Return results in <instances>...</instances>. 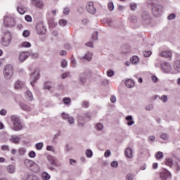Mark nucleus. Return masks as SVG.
Wrapping results in <instances>:
<instances>
[{"instance_id": "1", "label": "nucleus", "mask_w": 180, "mask_h": 180, "mask_svg": "<svg viewBox=\"0 0 180 180\" xmlns=\"http://www.w3.org/2000/svg\"><path fill=\"white\" fill-rule=\"evenodd\" d=\"M11 122L13 124V130L15 131H19L23 129V127L22 126V121L18 115H11Z\"/></svg>"}, {"instance_id": "2", "label": "nucleus", "mask_w": 180, "mask_h": 180, "mask_svg": "<svg viewBox=\"0 0 180 180\" xmlns=\"http://www.w3.org/2000/svg\"><path fill=\"white\" fill-rule=\"evenodd\" d=\"M13 76V66L12 65H7L4 70V77L5 79H11Z\"/></svg>"}, {"instance_id": "3", "label": "nucleus", "mask_w": 180, "mask_h": 180, "mask_svg": "<svg viewBox=\"0 0 180 180\" xmlns=\"http://www.w3.org/2000/svg\"><path fill=\"white\" fill-rule=\"evenodd\" d=\"M12 42V34L9 32H7L4 34L1 39V44L4 47H8L9 44Z\"/></svg>"}, {"instance_id": "4", "label": "nucleus", "mask_w": 180, "mask_h": 180, "mask_svg": "<svg viewBox=\"0 0 180 180\" xmlns=\"http://www.w3.org/2000/svg\"><path fill=\"white\" fill-rule=\"evenodd\" d=\"M4 23L6 27H13V26L15 25V18L11 16H5Z\"/></svg>"}, {"instance_id": "5", "label": "nucleus", "mask_w": 180, "mask_h": 180, "mask_svg": "<svg viewBox=\"0 0 180 180\" xmlns=\"http://www.w3.org/2000/svg\"><path fill=\"white\" fill-rule=\"evenodd\" d=\"M163 9L164 8L162 7V6L160 4H156L155 3V5H153L152 7V12L155 16H158L161 15V13H162Z\"/></svg>"}, {"instance_id": "6", "label": "nucleus", "mask_w": 180, "mask_h": 180, "mask_svg": "<svg viewBox=\"0 0 180 180\" xmlns=\"http://www.w3.org/2000/svg\"><path fill=\"white\" fill-rule=\"evenodd\" d=\"M40 77V72L38 70H35L32 74L30 75V84L32 86H34V84H36V81L39 79Z\"/></svg>"}, {"instance_id": "7", "label": "nucleus", "mask_w": 180, "mask_h": 180, "mask_svg": "<svg viewBox=\"0 0 180 180\" xmlns=\"http://www.w3.org/2000/svg\"><path fill=\"white\" fill-rule=\"evenodd\" d=\"M35 30L37 34H39V35L46 34V27H44V24H43L42 22H40L37 25Z\"/></svg>"}, {"instance_id": "8", "label": "nucleus", "mask_w": 180, "mask_h": 180, "mask_svg": "<svg viewBox=\"0 0 180 180\" xmlns=\"http://www.w3.org/2000/svg\"><path fill=\"white\" fill-rule=\"evenodd\" d=\"M86 9L87 12L91 15H95L96 13V8L94 6V2L92 1H89L86 3Z\"/></svg>"}, {"instance_id": "9", "label": "nucleus", "mask_w": 180, "mask_h": 180, "mask_svg": "<svg viewBox=\"0 0 180 180\" xmlns=\"http://www.w3.org/2000/svg\"><path fill=\"white\" fill-rule=\"evenodd\" d=\"M161 68L162 71L163 72H165L166 74H169V72H171V64L167 62H163L162 63H161Z\"/></svg>"}, {"instance_id": "10", "label": "nucleus", "mask_w": 180, "mask_h": 180, "mask_svg": "<svg viewBox=\"0 0 180 180\" xmlns=\"http://www.w3.org/2000/svg\"><path fill=\"white\" fill-rule=\"evenodd\" d=\"M22 140V135H11L9 138V141L13 144H19Z\"/></svg>"}, {"instance_id": "11", "label": "nucleus", "mask_w": 180, "mask_h": 180, "mask_svg": "<svg viewBox=\"0 0 180 180\" xmlns=\"http://www.w3.org/2000/svg\"><path fill=\"white\" fill-rule=\"evenodd\" d=\"M160 179L162 180H167V179H171L172 175L168 170L165 169L160 174Z\"/></svg>"}, {"instance_id": "12", "label": "nucleus", "mask_w": 180, "mask_h": 180, "mask_svg": "<svg viewBox=\"0 0 180 180\" xmlns=\"http://www.w3.org/2000/svg\"><path fill=\"white\" fill-rule=\"evenodd\" d=\"M30 56V52L28 51H22L19 55V61L20 63H23L27 58H29Z\"/></svg>"}, {"instance_id": "13", "label": "nucleus", "mask_w": 180, "mask_h": 180, "mask_svg": "<svg viewBox=\"0 0 180 180\" xmlns=\"http://www.w3.org/2000/svg\"><path fill=\"white\" fill-rule=\"evenodd\" d=\"M31 4L32 6H35V8H39V9H41L44 6V3L41 0H31Z\"/></svg>"}, {"instance_id": "14", "label": "nucleus", "mask_w": 180, "mask_h": 180, "mask_svg": "<svg viewBox=\"0 0 180 180\" xmlns=\"http://www.w3.org/2000/svg\"><path fill=\"white\" fill-rule=\"evenodd\" d=\"M81 61L84 62L85 60L86 61H91L92 60V53L91 52H86L84 56L80 58Z\"/></svg>"}, {"instance_id": "15", "label": "nucleus", "mask_w": 180, "mask_h": 180, "mask_svg": "<svg viewBox=\"0 0 180 180\" xmlns=\"http://www.w3.org/2000/svg\"><path fill=\"white\" fill-rule=\"evenodd\" d=\"M160 56L165 58H171L172 57V53L169 51H164L160 53Z\"/></svg>"}, {"instance_id": "16", "label": "nucleus", "mask_w": 180, "mask_h": 180, "mask_svg": "<svg viewBox=\"0 0 180 180\" xmlns=\"http://www.w3.org/2000/svg\"><path fill=\"white\" fill-rule=\"evenodd\" d=\"M24 164L27 168H30V169H32V168H33V165L34 164V162L31 160L25 159L24 160Z\"/></svg>"}, {"instance_id": "17", "label": "nucleus", "mask_w": 180, "mask_h": 180, "mask_svg": "<svg viewBox=\"0 0 180 180\" xmlns=\"http://www.w3.org/2000/svg\"><path fill=\"white\" fill-rule=\"evenodd\" d=\"M78 124L79 127H84L85 124V118L84 116L79 115L77 119Z\"/></svg>"}, {"instance_id": "18", "label": "nucleus", "mask_w": 180, "mask_h": 180, "mask_svg": "<svg viewBox=\"0 0 180 180\" xmlns=\"http://www.w3.org/2000/svg\"><path fill=\"white\" fill-rule=\"evenodd\" d=\"M125 86L127 88H134V81L131 79H128L124 82Z\"/></svg>"}, {"instance_id": "19", "label": "nucleus", "mask_w": 180, "mask_h": 180, "mask_svg": "<svg viewBox=\"0 0 180 180\" xmlns=\"http://www.w3.org/2000/svg\"><path fill=\"white\" fill-rule=\"evenodd\" d=\"M124 154L127 158H133V149L131 148H127L124 151Z\"/></svg>"}, {"instance_id": "20", "label": "nucleus", "mask_w": 180, "mask_h": 180, "mask_svg": "<svg viewBox=\"0 0 180 180\" xmlns=\"http://www.w3.org/2000/svg\"><path fill=\"white\" fill-rule=\"evenodd\" d=\"M47 160L49 164H51V165H57V159H56V158H54L53 156L49 155L47 157Z\"/></svg>"}, {"instance_id": "21", "label": "nucleus", "mask_w": 180, "mask_h": 180, "mask_svg": "<svg viewBox=\"0 0 180 180\" xmlns=\"http://www.w3.org/2000/svg\"><path fill=\"white\" fill-rule=\"evenodd\" d=\"M20 109H22V110H25V112H30V110H32V108L29 105L23 103H20Z\"/></svg>"}, {"instance_id": "22", "label": "nucleus", "mask_w": 180, "mask_h": 180, "mask_svg": "<svg viewBox=\"0 0 180 180\" xmlns=\"http://www.w3.org/2000/svg\"><path fill=\"white\" fill-rule=\"evenodd\" d=\"M173 68L177 72H180V60H176L173 64Z\"/></svg>"}, {"instance_id": "23", "label": "nucleus", "mask_w": 180, "mask_h": 180, "mask_svg": "<svg viewBox=\"0 0 180 180\" xmlns=\"http://www.w3.org/2000/svg\"><path fill=\"white\" fill-rule=\"evenodd\" d=\"M130 63L135 65L139 64V63H140V58L137 56H134L130 58Z\"/></svg>"}, {"instance_id": "24", "label": "nucleus", "mask_w": 180, "mask_h": 180, "mask_svg": "<svg viewBox=\"0 0 180 180\" xmlns=\"http://www.w3.org/2000/svg\"><path fill=\"white\" fill-rule=\"evenodd\" d=\"M79 81L82 84L86 82V73L82 72L79 75Z\"/></svg>"}, {"instance_id": "25", "label": "nucleus", "mask_w": 180, "mask_h": 180, "mask_svg": "<svg viewBox=\"0 0 180 180\" xmlns=\"http://www.w3.org/2000/svg\"><path fill=\"white\" fill-rule=\"evenodd\" d=\"M125 120L128 121L127 122L128 126H133V124H134V120H133V116L128 115L125 117Z\"/></svg>"}, {"instance_id": "26", "label": "nucleus", "mask_w": 180, "mask_h": 180, "mask_svg": "<svg viewBox=\"0 0 180 180\" xmlns=\"http://www.w3.org/2000/svg\"><path fill=\"white\" fill-rule=\"evenodd\" d=\"M142 20L144 22H148V20H150V14L148 13V12L145 11L142 13Z\"/></svg>"}, {"instance_id": "27", "label": "nucleus", "mask_w": 180, "mask_h": 180, "mask_svg": "<svg viewBox=\"0 0 180 180\" xmlns=\"http://www.w3.org/2000/svg\"><path fill=\"white\" fill-rule=\"evenodd\" d=\"M23 85H24L23 82L19 80H17L14 84V88L15 89H20V88H22Z\"/></svg>"}, {"instance_id": "28", "label": "nucleus", "mask_w": 180, "mask_h": 180, "mask_svg": "<svg viewBox=\"0 0 180 180\" xmlns=\"http://www.w3.org/2000/svg\"><path fill=\"white\" fill-rule=\"evenodd\" d=\"M15 167L13 165H9L7 166V172L8 174H15Z\"/></svg>"}, {"instance_id": "29", "label": "nucleus", "mask_w": 180, "mask_h": 180, "mask_svg": "<svg viewBox=\"0 0 180 180\" xmlns=\"http://www.w3.org/2000/svg\"><path fill=\"white\" fill-rule=\"evenodd\" d=\"M25 97H26V99H27V101H33V94H32V91H26L25 93Z\"/></svg>"}, {"instance_id": "30", "label": "nucleus", "mask_w": 180, "mask_h": 180, "mask_svg": "<svg viewBox=\"0 0 180 180\" xmlns=\"http://www.w3.org/2000/svg\"><path fill=\"white\" fill-rule=\"evenodd\" d=\"M31 169L32 171H34V172H39V171H40V167L38 166V165L36 164V162H34V164L32 165V168Z\"/></svg>"}, {"instance_id": "31", "label": "nucleus", "mask_w": 180, "mask_h": 180, "mask_svg": "<svg viewBox=\"0 0 180 180\" xmlns=\"http://www.w3.org/2000/svg\"><path fill=\"white\" fill-rule=\"evenodd\" d=\"M41 178L43 180H49V179H50L51 176H50V174H49V173L44 172L41 174Z\"/></svg>"}, {"instance_id": "32", "label": "nucleus", "mask_w": 180, "mask_h": 180, "mask_svg": "<svg viewBox=\"0 0 180 180\" xmlns=\"http://www.w3.org/2000/svg\"><path fill=\"white\" fill-rule=\"evenodd\" d=\"M103 124L98 122L96 124V129L98 131H102L103 130Z\"/></svg>"}, {"instance_id": "33", "label": "nucleus", "mask_w": 180, "mask_h": 180, "mask_svg": "<svg viewBox=\"0 0 180 180\" xmlns=\"http://www.w3.org/2000/svg\"><path fill=\"white\" fill-rule=\"evenodd\" d=\"M21 47H25V49H30V47H32V44H30V42L23 41L21 44Z\"/></svg>"}, {"instance_id": "34", "label": "nucleus", "mask_w": 180, "mask_h": 180, "mask_svg": "<svg viewBox=\"0 0 180 180\" xmlns=\"http://www.w3.org/2000/svg\"><path fill=\"white\" fill-rule=\"evenodd\" d=\"M92 155H94V153L92 152V150L87 149L86 150V157H87V158H92Z\"/></svg>"}, {"instance_id": "35", "label": "nucleus", "mask_w": 180, "mask_h": 180, "mask_svg": "<svg viewBox=\"0 0 180 180\" xmlns=\"http://www.w3.org/2000/svg\"><path fill=\"white\" fill-rule=\"evenodd\" d=\"M17 11L18 13H20V15H24L25 12H26V8H25L24 7H18L17 8Z\"/></svg>"}, {"instance_id": "36", "label": "nucleus", "mask_w": 180, "mask_h": 180, "mask_svg": "<svg viewBox=\"0 0 180 180\" xmlns=\"http://www.w3.org/2000/svg\"><path fill=\"white\" fill-rule=\"evenodd\" d=\"M60 116L63 120H68V118L70 117V115H68L67 112H62Z\"/></svg>"}, {"instance_id": "37", "label": "nucleus", "mask_w": 180, "mask_h": 180, "mask_svg": "<svg viewBox=\"0 0 180 180\" xmlns=\"http://www.w3.org/2000/svg\"><path fill=\"white\" fill-rule=\"evenodd\" d=\"M160 137L162 140H168L169 139V135H168V134L163 133L160 134Z\"/></svg>"}, {"instance_id": "38", "label": "nucleus", "mask_w": 180, "mask_h": 180, "mask_svg": "<svg viewBox=\"0 0 180 180\" xmlns=\"http://www.w3.org/2000/svg\"><path fill=\"white\" fill-rule=\"evenodd\" d=\"M68 122L69 124H74L75 123V120L74 119V117L70 116L68 118Z\"/></svg>"}, {"instance_id": "39", "label": "nucleus", "mask_w": 180, "mask_h": 180, "mask_svg": "<svg viewBox=\"0 0 180 180\" xmlns=\"http://www.w3.org/2000/svg\"><path fill=\"white\" fill-rule=\"evenodd\" d=\"M43 146H44V143H43V142H40V143H36L35 147L37 150H41L43 148Z\"/></svg>"}, {"instance_id": "40", "label": "nucleus", "mask_w": 180, "mask_h": 180, "mask_svg": "<svg viewBox=\"0 0 180 180\" xmlns=\"http://www.w3.org/2000/svg\"><path fill=\"white\" fill-rule=\"evenodd\" d=\"M63 102L65 105H70L71 103V98H63Z\"/></svg>"}, {"instance_id": "41", "label": "nucleus", "mask_w": 180, "mask_h": 180, "mask_svg": "<svg viewBox=\"0 0 180 180\" xmlns=\"http://www.w3.org/2000/svg\"><path fill=\"white\" fill-rule=\"evenodd\" d=\"M166 165H168V167H172L173 165V162L172 159L169 158L166 160Z\"/></svg>"}, {"instance_id": "42", "label": "nucleus", "mask_w": 180, "mask_h": 180, "mask_svg": "<svg viewBox=\"0 0 180 180\" xmlns=\"http://www.w3.org/2000/svg\"><path fill=\"white\" fill-rule=\"evenodd\" d=\"M59 25L60 26L64 27L67 25V20L62 19L60 20H59Z\"/></svg>"}, {"instance_id": "43", "label": "nucleus", "mask_w": 180, "mask_h": 180, "mask_svg": "<svg viewBox=\"0 0 180 180\" xmlns=\"http://www.w3.org/2000/svg\"><path fill=\"white\" fill-rule=\"evenodd\" d=\"M145 109L146 110H148V112H150L154 109V105H153V104H149L146 105Z\"/></svg>"}, {"instance_id": "44", "label": "nucleus", "mask_w": 180, "mask_h": 180, "mask_svg": "<svg viewBox=\"0 0 180 180\" xmlns=\"http://www.w3.org/2000/svg\"><path fill=\"white\" fill-rule=\"evenodd\" d=\"M111 154L110 150H106L104 153V157L108 158V157H110Z\"/></svg>"}, {"instance_id": "45", "label": "nucleus", "mask_w": 180, "mask_h": 180, "mask_svg": "<svg viewBox=\"0 0 180 180\" xmlns=\"http://www.w3.org/2000/svg\"><path fill=\"white\" fill-rule=\"evenodd\" d=\"M143 53L144 57H150V56L153 54L151 51H144Z\"/></svg>"}, {"instance_id": "46", "label": "nucleus", "mask_w": 180, "mask_h": 180, "mask_svg": "<svg viewBox=\"0 0 180 180\" xmlns=\"http://www.w3.org/2000/svg\"><path fill=\"white\" fill-rule=\"evenodd\" d=\"M162 157H164V153L162 152H158L156 154L157 160H161V158H162Z\"/></svg>"}, {"instance_id": "47", "label": "nucleus", "mask_w": 180, "mask_h": 180, "mask_svg": "<svg viewBox=\"0 0 180 180\" xmlns=\"http://www.w3.org/2000/svg\"><path fill=\"white\" fill-rule=\"evenodd\" d=\"M82 108H89V102L84 101L82 103Z\"/></svg>"}, {"instance_id": "48", "label": "nucleus", "mask_w": 180, "mask_h": 180, "mask_svg": "<svg viewBox=\"0 0 180 180\" xmlns=\"http://www.w3.org/2000/svg\"><path fill=\"white\" fill-rule=\"evenodd\" d=\"M70 76V72H66L62 75V79H65V78H68Z\"/></svg>"}, {"instance_id": "49", "label": "nucleus", "mask_w": 180, "mask_h": 180, "mask_svg": "<svg viewBox=\"0 0 180 180\" xmlns=\"http://www.w3.org/2000/svg\"><path fill=\"white\" fill-rule=\"evenodd\" d=\"M108 77H113L115 75V72L112 70H109L107 71Z\"/></svg>"}, {"instance_id": "50", "label": "nucleus", "mask_w": 180, "mask_h": 180, "mask_svg": "<svg viewBox=\"0 0 180 180\" xmlns=\"http://www.w3.org/2000/svg\"><path fill=\"white\" fill-rule=\"evenodd\" d=\"M111 167H112L113 168H117L118 165H119V162H117V161H112L110 164Z\"/></svg>"}, {"instance_id": "51", "label": "nucleus", "mask_w": 180, "mask_h": 180, "mask_svg": "<svg viewBox=\"0 0 180 180\" xmlns=\"http://www.w3.org/2000/svg\"><path fill=\"white\" fill-rule=\"evenodd\" d=\"M91 39L93 40H98V32H95L92 34Z\"/></svg>"}, {"instance_id": "52", "label": "nucleus", "mask_w": 180, "mask_h": 180, "mask_svg": "<svg viewBox=\"0 0 180 180\" xmlns=\"http://www.w3.org/2000/svg\"><path fill=\"white\" fill-rule=\"evenodd\" d=\"M30 34V32L29 30H24L22 32L23 37H28Z\"/></svg>"}, {"instance_id": "53", "label": "nucleus", "mask_w": 180, "mask_h": 180, "mask_svg": "<svg viewBox=\"0 0 180 180\" xmlns=\"http://www.w3.org/2000/svg\"><path fill=\"white\" fill-rule=\"evenodd\" d=\"M176 18V15L175 13H172L170 15H169V16L167 17L168 20H174V19H175Z\"/></svg>"}, {"instance_id": "54", "label": "nucleus", "mask_w": 180, "mask_h": 180, "mask_svg": "<svg viewBox=\"0 0 180 180\" xmlns=\"http://www.w3.org/2000/svg\"><path fill=\"white\" fill-rule=\"evenodd\" d=\"M65 150L67 151V153H70L71 150H72V147H71L69 144L65 145Z\"/></svg>"}, {"instance_id": "55", "label": "nucleus", "mask_w": 180, "mask_h": 180, "mask_svg": "<svg viewBox=\"0 0 180 180\" xmlns=\"http://www.w3.org/2000/svg\"><path fill=\"white\" fill-rule=\"evenodd\" d=\"M130 22H132L133 23H136L137 22V18L134 15H132L129 18Z\"/></svg>"}, {"instance_id": "56", "label": "nucleus", "mask_w": 180, "mask_h": 180, "mask_svg": "<svg viewBox=\"0 0 180 180\" xmlns=\"http://www.w3.org/2000/svg\"><path fill=\"white\" fill-rule=\"evenodd\" d=\"M46 150H47V151H51L52 153H54V151H56V149H54V147H53L51 146H47Z\"/></svg>"}, {"instance_id": "57", "label": "nucleus", "mask_w": 180, "mask_h": 180, "mask_svg": "<svg viewBox=\"0 0 180 180\" xmlns=\"http://www.w3.org/2000/svg\"><path fill=\"white\" fill-rule=\"evenodd\" d=\"M108 6L109 11H113V9H115V5L112 2L109 3Z\"/></svg>"}, {"instance_id": "58", "label": "nucleus", "mask_w": 180, "mask_h": 180, "mask_svg": "<svg viewBox=\"0 0 180 180\" xmlns=\"http://www.w3.org/2000/svg\"><path fill=\"white\" fill-rule=\"evenodd\" d=\"M63 15H70V8L66 7L64 8Z\"/></svg>"}, {"instance_id": "59", "label": "nucleus", "mask_w": 180, "mask_h": 180, "mask_svg": "<svg viewBox=\"0 0 180 180\" xmlns=\"http://www.w3.org/2000/svg\"><path fill=\"white\" fill-rule=\"evenodd\" d=\"M29 157L30 158H34L35 157H36V152H34V151H31V152H30L29 153Z\"/></svg>"}, {"instance_id": "60", "label": "nucleus", "mask_w": 180, "mask_h": 180, "mask_svg": "<svg viewBox=\"0 0 180 180\" xmlns=\"http://www.w3.org/2000/svg\"><path fill=\"white\" fill-rule=\"evenodd\" d=\"M1 150L3 151H9V146H6V145L2 146Z\"/></svg>"}, {"instance_id": "61", "label": "nucleus", "mask_w": 180, "mask_h": 180, "mask_svg": "<svg viewBox=\"0 0 180 180\" xmlns=\"http://www.w3.org/2000/svg\"><path fill=\"white\" fill-rule=\"evenodd\" d=\"M61 67L62 68H65L67 67V60H63L61 61Z\"/></svg>"}, {"instance_id": "62", "label": "nucleus", "mask_w": 180, "mask_h": 180, "mask_svg": "<svg viewBox=\"0 0 180 180\" xmlns=\"http://www.w3.org/2000/svg\"><path fill=\"white\" fill-rule=\"evenodd\" d=\"M161 101H163L164 103L167 102L168 101V97L165 95L162 96V97L160 98Z\"/></svg>"}, {"instance_id": "63", "label": "nucleus", "mask_w": 180, "mask_h": 180, "mask_svg": "<svg viewBox=\"0 0 180 180\" xmlns=\"http://www.w3.org/2000/svg\"><path fill=\"white\" fill-rule=\"evenodd\" d=\"M126 178L127 180H133V179L134 178V176H133V174H127Z\"/></svg>"}, {"instance_id": "64", "label": "nucleus", "mask_w": 180, "mask_h": 180, "mask_svg": "<svg viewBox=\"0 0 180 180\" xmlns=\"http://www.w3.org/2000/svg\"><path fill=\"white\" fill-rule=\"evenodd\" d=\"M83 117H84L85 120L86 119H91V115H89V112H86L84 114Z\"/></svg>"}]
</instances>
